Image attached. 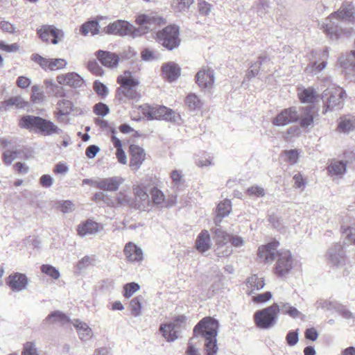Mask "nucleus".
Instances as JSON below:
<instances>
[{"instance_id":"1","label":"nucleus","mask_w":355,"mask_h":355,"mask_svg":"<svg viewBox=\"0 0 355 355\" xmlns=\"http://www.w3.org/2000/svg\"><path fill=\"white\" fill-rule=\"evenodd\" d=\"M136 23L140 26L139 28H135L127 21L116 20L105 27L104 32L107 34L136 37L154 29L156 26L165 24L166 20L157 15L141 14L137 17Z\"/></svg>"},{"instance_id":"2","label":"nucleus","mask_w":355,"mask_h":355,"mask_svg":"<svg viewBox=\"0 0 355 355\" xmlns=\"http://www.w3.org/2000/svg\"><path fill=\"white\" fill-rule=\"evenodd\" d=\"M338 19L343 21L355 23V10L352 3L345 2L343 3L340 9L332 13L322 24V26L324 32L333 40L340 37V33H338L340 25L334 21V19L337 20Z\"/></svg>"},{"instance_id":"3","label":"nucleus","mask_w":355,"mask_h":355,"mask_svg":"<svg viewBox=\"0 0 355 355\" xmlns=\"http://www.w3.org/2000/svg\"><path fill=\"white\" fill-rule=\"evenodd\" d=\"M19 125L28 130L37 129L39 132L45 136L59 134L60 132V129L52 121L32 115L23 116L19 122Z\"/></svg>"},{"instance_id":"4","label":"nucleus","mask_w":355,"mask_h":355,"mask_svg":"<svg viewBox=\"0 0 355 355\" xmlns=\"http://www.w3.org/2000/svg\"><path fill=\"white\" fill-rule=\"evenodd\" d=\"M279 313V304L274 303L271 306L254 313L255 324L259 329H268L272 328L276 324Z\"/></svg>"},{"instance_id":"5","label":"nucleus","mask_w":355,"mask_h":355,"mask_svg":"<svg viewBox=\"0 0 355 355\" xmlns=\"http://www.w3.org/2000/svg\"><path fill=\"white\" fill-rule=\"evenodd\" d=\"M345 96V90L340 87L333 85L325 89L322 96L324 103L323 113L325 114L328 111H333L336 108H340L342 100Z\"/></svg>"},{"instance_id":"6","label":"nucleus","mask_w":355,"mask_h":355,"mask_svg":"<svg viewBox=\"0 0 355 355\" xmlns=\"http://www.w3.org/2000/svg\"><path fill=\"white\" fill-rule=\"evenodd\" d=\"M157 40L159 44L168 50L177 48L180 44L178 27L175 25L166 26L157 32Z\"/></svg>"},{"instance_id":"7","label":"nucleus","mask_w":355,"mask_h":355,"mask_svg":"<svg viewBox=\"0 0 355 355\" xmlns=\"http://www.w3.org/2000/svg\"><path fill=\"white\" fill-rule=\"evenodd\" d=\"M296 265L289 250H282L278 253L277 263L275 267V273L279 277L288 275Z\"/></svg>"},{"instance_id":"8","label":"nucleus","mask_w":355,"mask_h":355,"mask_svg":"<svg viewBox=\"0 0 355 355\" xmlns=\"http://www.w3.org/2000/svg\"><path fill=\"white\" fill-rule=\"evenodd\" d=\"M219 323L218 320L211 317L202 319L194 327V336L201 335L205 338H217Z\"/></svg>"},{"instance_id":"9","label":"nucleus","mask_w":355,"mask_h":355,"mask_svg":"<svg viewBox=\"0 0 355 355\" xmlns=\"http://www.w3.org/2000/svg\"><path fill=\"white\" fill-rule=\"evenodd\" d=\"M72 112L73 115L78 116L82 114L83 111L81 108L75 107L69 100L62 98L58 101L54 114L59 121H63V117L69 115Z\"/></svg>"},{"instance_id":"10","label":"nucleus","mask_w":355,"mask_h":355,"mask_svg":"<svg viewBox=\"0 0 355 355\" xmlns=\"http://www.w3.org/2000/svg\"><path fill=\"white\" fill-rule=\"evenodd\" d=\"M328 261L332 266L342 268L349 263L345 251L342 245L336 243L327 252Z\"/></svg>"},{"instance_id":"11","label":"nucleus","mask_w":355,"mask_h":355,"mask_svg":"<svg viewBox=\"0 0 355 355\" xmlns=\"http://www.w3.org/2000/svg\"><path fill=\"white\" fill-rule=\"evenodd\" d=\"M300 119V112L295 107L284 109L273 119V124L277 126H284L295 123Z\"/></svg>"},{"instance_id":"12","label":"nucleus","mask_w":355,"mask_h":355,"mask_svg":"<svg viewBox=\"0 0 355 355\" xmlns=\"http://www.w3.org/2000/svg\"><path fill=\"white\" fill-rule=\"evenodd\" d=\"M278 241H272L266 245H261L258 249L257 256L259 259L265 263H271L276 257H278Z\"/></svg>"},{"instance_id":"13","label":"nucleus","mask_w":355,"mask_h":355,"mask_svg":"<svg viewBox=\"0 0 355 355\" xmlns=\"http://www.w3.org/2000/svg\"><path fill=\"white\" fill-rule=\"evenodd\" d=\"M196 82L201 89L211 90L215 83V73L210 68L200 69L196 75Z\"/></svg>"},{"instance_id":"14","label":"nucleus","mask_w":355,"mask_h":355,"mask_svg":"<svg viewBox=\"0 0 355 355\" xmlns=\"http://www.w3.org/2000/svg\"><path fill=\"white\" fill-rule=\"evenodd\" d=\"M6 284L13 292H21L27 288L29 279L25 274L15 272L7 277Z\"/></svg>"},{"instance_id":"15","label":"nucleus","mask_w":355,"mask_h":355,"mask_svg":"<svg viewBox=\"0 0 355 355\" xmlns=\"http://www.w3.org/2000/svg\"><path fill=\"white\" fill-rule=\"evenodd\" d=\"M152 114V120H166L175 123H179L180 121H181V117L179 114L165 106H153Z\"/></svg>"},{"instance_id":"16","label":"nucleus","mask_w":355,"mask_h":355,"mask_svg":"<svg viewBox=\"0 0 355 355\" xmlns=\"http://www.w3.org/2000/svg\"><path fill=\"white\" fill-rule=\"evenodd\" d=\"M118 83L124 88V94L131 98H136L137 94L132 88L139 85V81L132 76L131 72L125 71L123 75L118 77Z\"/></svg>"},{"instance_id":"17","label":"nucleus","mask_w":355,"mask_h":355,"mask_svg":"<svg viewBox=\"0 0 355 355\" xmlns=\"http://www.w3.org/2000/svg\"><path fill=\"white\" fill-rule=\"evenodd\" d=\"M37 34L39 37L44 42L49 40L50 36L53 38L51 40L52 44H56L64 37L62 31L59 30L50 25H43L37 29Z\"/></svg>"},{"instance_id":"18","label":"nucleus","mask_w":355,"mask_h":355,"mask_svg":"<svg viewBox=\"0 0 355 355\" xmlns=\"http://www.w3.org/2000/svg\"><path fill=\"white\" fill-rule=\"evenodd\" d=\"M213 232L214 233V239L218 245L217 248L218 254L226 257L230 255L232 252L231 250L226 249L225 251L220 252V248L230 241L231 236L223 230L219 224L213 229Z\"/></svg>"},{"instance_id":"19","label":"nucleus","mask_w":355,"mask_h":355,"mask_svg":"<svg viewBox=\"0 0 355 355\" xmlns=\"http://www.w3.org/2000/svg\"><path fill=\"white\" fill-rule=\"evenodd\" d=\"M130 166L132 170L137 171L145 160L144 150L139 146L130 145Z\"/></svg>"},{"instance_id":"20","label":"nucleus","mask_w":355,"mask_h":355,"mask_svg":"<svg viewBox=\"0 0 355 355\" xmlns=\"http://www.w3.org/2000/svg\"><path fill=\"white\" fill-rule=\"evenodd\" d=\"M95 54L98 60L104 67L112 69L116 68L119 61V58L117 54L102 50L97 51Z\"/></svg>"},{"instance_id":"21","label":"nucleus","mask_w":355,"mask_h":355,"mask_svg":"<svg viewBox=\"0 0 355 355\" xmlns=\"http://www.w3.org/2000/svg\"><path fill=\"white\" fill-rule=\"evenodd\" d=\"M124 180L118 176L103 178L94 182L96 187L98 189L107 191H116L119 186L123 182Z\"/></svg>"},{"instance_id":"22","label":"nucleus","mask_w":355,"mask_h":355,"mask_svg":"<svg viewBox=\"0 0 355 355\" xmlns=\"http://www.w3.org/2000/svg\"><path fill=\"white\" fill-rule=\"evenodd\" d=\"M57 81L60 85H67L74 88H79L84 84L83 78L76 72L58 76Z\"/></svg>"},{"instance_id":"23","label":"nucleus","mask_w":355,"mask_h":355,"mask_svg":"<svg viewBox=\"0 0 355 355\" xmlns=\"http://www.w3.org/2000/svg\"><path fill=\"white\" fill-rule=\"evenodd\" d=\"M327 169L328 175L334 181L342 178L346 173L347 162L344 161L332 160L328 165Z\"/></svg>"},{"instance_id":"24","label":"nucleus","mask_w":355,"mask_h":355,"mask_svg":"<svg viewBox=\"0 0 355 355\" xmlns=\"http://www.w3.org/2000/svg\"><path fill=\"white\" fill-rule=\"evenodd\" d=\"M123 252L127 259L130 262H140L144 259L141 248L132 242L125 244Z\"/></svg>"},{"instance_id":"25","label":"nucleus","mask_w":355,"mask_h":355,"mask_svg":"<svg viewBox=\"0 0 355 355\" xmlns=\"http://www.w3.org/2000/svg\"><path fill=\"white\" fill-rule=\"evenodd\" d=\"M99 232V224L92 220H87L77 227L78 234L81 237L95 235Z\"/></svg>"},{"instance_id":"26","label":"nucleus","mask_w":355,"mask_h":355,"mask_svg":"<svg viewBox=\"0 0 355 355\" xmlns=\"http://www.w3.org/2000/svg\"><path fill=\"white\" fill-rule=\"evenodd\" d=\"M317 116L316 112L312 107H304L301 109L300 112V124L302 128H308L313 125L315 117Z\"/></svg>"},{"instance_id":"27","label":"nucleus","mask_w":355,"mask_h":355,"mask_svg":"<svg viewBox=\"0 0 355 355\" xmlns=\"http://www.w3.org/2000/svg\"><path fill=\"white\" fill-rule=\"evenodd\" d=\"M73 324L82 341H88L93 337V331L87 323L79 320H75Z\"/></svg>"},{"instance_id":"28","label":"nucleus","mask_w":355,"mask_h":355,"mask_svg":"<svg viewBox=\"0 0 355 355\" xmlns=\"http://www.w3.org/2000/svg\"><path fill=\"white\" fill-rule=\"evenodd\" d=\"M162 73L164 78L169 82H173L180 76V68L175 62H168L163 64Z\"/></svg>"},{"instance_id":"29","label":"nucleus","mask_w":355,"mask_h":355,"mask_svg":"<svg viewBox=\"0 0 355 355\" xmlns=\"http://www.w3.org/2000/svg\"><path fill=\"white\" fill-rule=\"evenodd\" d=\"M70 322L69 318L60 311L51 312L43 321L44 324H58L64 325Z\"/></svg>"},{"instance_id":"30","label":"nucleus","mask_w":355,"mask_h":355,"mask_svg":"<svg viewBox=\"0 0 355 355\" xmlns=\"http://www.w3.org/2000/svg\"><path fill=\"white\" fill-rule=\"evenodd\" d=\"M232 210V203L230 200L225 199L218 205L216 209V216L214 223L216 226L222 221L223 218L228 216Z\"/></svg>"},{"instance_id":"31","label":"nucleus","mask_w":355,"mask_h":355,"mask_svg":"<svg viewBox=\"0 0 355 355\" xmlns=\"http://www.w3.org/2000/svg\"><path fill=\"white\" fill-rule=\"evenodd\" d=\"M178 323L175 322L162 324L159 329L167 341H174L178 338Z\"/></svg>"},{"instance_id":"32","label":"nucleus","mask_w":355,"mask_h":355,"mask_svg":"<svg viewBox=\"0 0 355 355\" xmlns=\"http://www.w3.org/2000/svg\"><path fill=\"white\" fill-rule=\"evenodd\" d=\"M133 192L138 208H145L149 205V196L144 188L139 185L133 187Z\"/></svg>"},{"instance_id":"33","label":"nucleus","mask_w":355,"mask_h":355,"mask_svg":"<svg viewBox=\"0 0 355 355\" xmlns=\"http://www.w3.org/2000/svg\"><path fill=\"white\" fill-rule=\"evenodd\" d=\"M197 250L200 252H205L211 248L210 235L207 230H202L196 241Z\"/></svg>"},{"instance_id":"34","label":"nucleus","mask_w":355,"mask_h":355,"mask_svg":"<svg viewBox=\"0 0 355 355\" xmlns=\"http://www.w3.org/2000/svg\"><path fill=\"white\" fill-rule=\"evenodd\" d=\"M278 304L279 306L280 312H282V314L288 315L293 319L304 317L300 311L289 303L280 302Z\"/></svg>"},{"instance_id":"35","label":"nucleus","mask_w":355,"mask_h":355,"mask_svg":"<svg viewBox=\"0 0 355 355\" xmlns=\"http://www.w3.org/2000/svg\"><path fill=\"white\" fill-rule=\"evenodd\" d=\"M338 128L344 133L355 130V117L344 116L340 118Z\"/></svg>"},{"instance_id":"36","label":"nucleus","mask_w":355,"mask_h":355,"mask_svg":"<svg viewBox=\"0 0 355 355\" xmlns=\"http://www.w3.org/2000/svg\"><path fill=\"white\" fill-rule=\"evenodd\" d=\"M185 104L191 110H196L200 109L203 106L204 103L198 96L191 93L186 97Z\"/></svg>"},{"instance_id":"37","label":"nucleus","mask_w":355,"mask_h":355,"mask_svg":"<svg viewBox=\"0 0 355 355\" xmlns=\"http://www.w3.org/2000/svg\"><path fill=\"white\" fill-rule=\"evenodd\" d=\"M267 61H269L268 58L266 56H260L259 60L253 62L250 66L246 76L248 79L255 77L259 72L260 66Z\"/></svg>"},{"instance_id":"38","label":"nucleus","mask_w":355,"mask_h":355,"mask_svg":"<svg viewBox=\"0 0 355 355\" xmlns=\"http://www.w3.org/2000/svg\"><path fill=\"white\" fill-rule=\"evenodd\" d=\"M143 300V297L141 295H139L134 297L130 302L131 314L134 317H138L141 315Z\"/></svg>"},{"instance_id":"39","label":"nucleus","mask_w":355,"mask_h":355,"mask_svg":"<svg viewBox=\"0 0 355 355\" xmlns=\"http://www.w3.org/2000/svg\"><path fill=\"white\" fill-rule=\"evenodd\" d=\"M99 25L97 21H90L83 24L80 27V33L83 35H87L91 33L93 35L99 33Z\"/></svg>"},{"instance_id":"40","label":"nucleus","mask_w":355,"mask_h":355,"mask_svg":"<svg viewBox=\"0 0 355 355\" xmlns=\"http://www.w3.org/2000/svg\"><path fill=\"white\" fill-rule=\"evenodd\" d=\"M298 96L302 103H313L316 96V92L312 87L303 89L298 92Z\"/></svg>"},{"instance_id":"41","label":"nucleus","mask_w":355,"mask_h":355,"mask_svg":"<svg viewBox=\"0 0 355 355\" xmlns=\"http://www.w3.org/2000/svg\"><path fill=\"white\" fill-rule=\"evenodd\" d=\"M247 285L251 288V291L253 292L262 289L265 284L263 277H259L257 275H253L248 278Z\"/></svg>"},{"instance_id":"42","label":"nucleus","mask_w":355,"mask_h":355,"mask_svg":"<svg viewBox=\"0 0 355 355\" xmlns=\"http://www.w3.org/2000/svg\"><path fill=\"white\" fill-rule=\"evenodd\" d=\"M24 101L19 96H15L0 103V111H4L10 107L15 105L17 107H22Z\"/></svg>"},{"instance_id":"43","label":"nucleus","mask_w":355,"mask_h":355,"mask_svg":"<svg viewBox=\"0 0 355 355\" xmlns=\"http://www.w3.org/2000/svg\"><path fill=\"white\" fill-rule=\"evenodd\" d=\"M205 351L206 355H216L218 351L216 338H205Z\"/></svg>"},{"instance_id":"44","label":"nucleus","mask_w":355,"mask_h":355,"mask_svg":"<svg viewBox=\"0 0 355 355\" xmlns=\"http://www.w3.org/2000/svg\"><path fill=\"white\" fill-rule=\"evenodd\" d=\"M194 3V0H173L172 7L176 12H186Z\"/></svg>"},{"instance_id":"45","label":"nucleus","mask_w":355,"mask_h":355,"mask_svg":"<svg viewBox=\"0 0 355 355\" xmlns=\"http://www.w3.org/2000/svg\"><path fill=\"white\" fill-rule=\"evenodd\" d=\"M42 273L51 277L53 279H58L60 274L58 269L49 264H43L40 267Z\"/></svg>"},{"instance_id":"46","label":"nucleus","mask_w":355,"mask_h":355,"mask_svg":"<svg viewBox=\"0 0 355 355\" xmlns=\"http://www.w3.org/2000/svg\"><path fill=\"white\" fill-rule=\"evenodd\" d=\"M141 57L143 60L152 62L159 59V54L155 51L149 48L144 49L141 53Z\"/></svg>"},{"instance_id":"47","label":"nucleus","mask_w":355,"mask_h":355,"mask_svg":"<svg viewBox=\"0 0 355 355\" xmlns=\"http://www.w3.org/2000/svg\"><path fill=\"white\" fill-rule=\"evenodd\" d=\"M140 289V286L135 282L125 284L123 286V296L130 298Z\"/></svg>"},{"instance_id":"48","label":"nucleus","mask_w":355,"mask_h":355,"mask_svg":"<svg viewBox=\"0 0 355 355\" xmlns=\"http://www.w3.org/2000/svg\"><path fill=\"white\" fill-rule=\"evenodd\" d=\"M21 355H39L35 343L26 342L24 343Z\"/></svg>"},{"instance_id":"49","label":"nucleus","mask_w":355,"mask_h":355,"mask_svg":"<svg viewBox=\"0 0 355 355\" xmlns=\"http://www.w3.org/2000/svg\"><path fill=\"white\" fill-rule=\"evenodd\" d=\"M248 195L250 197L261 198L266 194L265 189L258 185H254L249 187L246 191Z\"/></svg>"},{"instance_id":"50","label":"nucleus","mask_w":355,"mask_h":355,"mask_svg":"<svg viewBox=\"0 0 355 355\" xmlns=\"http://www.w3.org/2000/svg\"><path fill=\"white\" fill-rule=\"evenodd\" d=\"M327 66V62L323 61L320 64L316 62L311 63L310 65L306 67V72L309 73L315 74L322 70H323Z\"/></svg>"},{"instance_id":"51","label":"nucleus","mask_w":355,"mask_h":355,"mask_svg":"<svg viewBox=\"0 0 355 355\" xmlns=\"http://www.w3.org/2000/svg\"><path fill=\"white\" fill-rule=\"evenodd\" d=\"M341 232L345 236L349 242L355 245V227L342 226Z\"/></svg>"},{"instance_id":"52","label":"nucleus","mask_w":355,"mask_h":355,"mask_svg":"<svg viewBox=\"0 0 355 355\" xmlns=\"http://www.w3.org/2000/svg\"><path fill=\"white\" fill-rule=\"evenodd\" d=\"M268 8V3L266 0H259L253 6L254 11L261 17L266 13Z\"/></svg>"},{"instance_id":"53","label":"nucleus","mask_w":355,"mask_h":355,"mask_svg":"<svg viewBox=\"0 0 355 355\" xmlns=\"http://www.w3.org/2000/svg\"><path fill=\"white\" fill-rule=\"evenodd\" d=\"M44 92L41 90L38 85H33L32 87L31 100L33 103H39L44 99Z\"/></svg>"},{"instance_id":"54","label":"nucleus","mask_w":355,"mask_h":355,"mask_svg":"<svg viewBox=\"0 0 355 355\" xmlns=\"http://www.w3.org/2000/svg\"><path fill=\"white\" fill-rule=\"evenodd\" d=\"M32 60L39 64L42 69L45 70H50L51 59L43 58L38 54H34L33 55Z\"/></svg>"},{"instance_id":"55","label":"nucleus","mask_w":355,"mask_h":355,"mask_svg":"<svg viewBox=\"0 0 355 355\" xmlns=\"http://www.w3.org/2000/svg\"><path fill=\"white\" fill-rule=\"evenodd\" d=\"M151 196L153 202L155 205H159L162 204L164 200V195L162 191L156 187H154L151 190Z\"/></svg>"},{"instance_id":"56","label":"nucleus","mask_w":355,"mask_h":355,"mask_svg":"<svg viewBox=\"0 0 355 355\" xmlns=\"http://www.w3.org/2000/svg\"><path fill=\"white\" fill-rule=\"evenodd\" d=\"M67 64V62L64 59L62 58H55V59H51L50 62V70H58V69H62L66 67Z\"/></svg>"},{"instance_id":"57","label":"nucleus","mask_w":355,"mask_h":355,"mask_svg":"<svg viewBox=\"0 0 355 355\" xmlns=\"http://www.w3.org/2000/svg\"><path fill=\"white\" fill-rule=\"evenodd\" d=\"M87 69L93 74L101 76L103 75V69L96 60H91L87 63Z\"/></svg>"},{"instance_id":"58","label":"nucleus","mask_w":355,"mask_h":355,"mask_svg":"<svg viewBox=\"0 0 355 355\" xmlns=\"http://www.w3.org/2000/svg\"><path fill=\"white\" fill-rule=\"evenodd\" d=\"M0 50L7 53H15L19 50V45L17 43L8 44L4 41L0 40Z\"/></svg>"},{"instance_id":"59","label":"nucleus","mask_w":355,"mask_h":355,"mask_svg":"<svg viewBox=\"0 0 355 355\" xmlns=\"http://www.w3.org/2000/svg\"><path fill=\"white\" fill-rule=\"evenodd\" d=\"M94 91L101 96H106L108 94L107 87L99 80H96L93 85Z\"/></svg>"},{"instance_id":"60","label":"nucleus","mask_w":355,"mask_h":355,"mask_svg":"<svg viewBox=\"0 0 355 355\" xmlns=\"http://www.w3.org/2000/svg\"><path fill=\"white\" fill-rule=\"evenodd\" d=\"M196 164L201 168L209 166L212 164V157L209 155L199 156L196 159Z\"/></svg>"},{"instance_id":"61","label":"nucleus","mask_w":355,"mask_h":355,"mask_svg":"<svg viewBox=\"0 0 355 355\" xmlns=\"http://www.w3.org/2000/svg\"><path fill=\"white\" fill-rule=\"evenodd\" d=\"M198 10L201 15L207 16L212 10V5L205 1H200L198 2Z\"/></svg>"},{"instance_id":"62","label":"nucleus","mask_w":355,"mask_h":355,"mask_svg":"<svg viewBox=\"0 0 355 355\" xmlns=\"http://www.w3.org/2000/svg\"><path fill=\"white\" fill-rule=\"evenodd\" d=\"M18 152L16 150H6L3 154V162L6 165H10L17 159Z\"/></svg>"},{"instance_id":"63","label":"nucleus","mask_w":355,"mask_h":355,"mask_svg":"<svg viewBox=\"0 0 355 355\" xmlns=\"http://www.w3.org/2000/svg\"><path fill=\"white\" fill-rule=\"evenodd\" d=\"M293 180H294V187L295 188L300 189L302 191H303L306 187V181L303 178L302 175L300 173L295 174L293 176Z\"/></svg>"},{"instance_id":"64","label":"nucleus","mask_w":355,"mask_h":355,"mask_svg":"<svg viewBox=\"0 0 355 355\" xmlns=\"http://www.w3.org/2000/svg\"><path fill=\"white\" fill-rule=\"evenodd\" d=\"M94 112L96 115L104 116L109 112V107L103 103H98L94 107Z\"/></svg>"}]
</instances>
